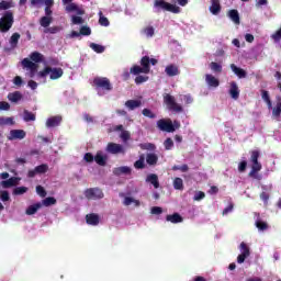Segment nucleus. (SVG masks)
<instances>
[{"mask_svg":"<svg viewBox=\"0 0 281 281\" xmlns=\"http://www.w3.org/2000/svg\"><path fill=\"white\" fill-rule=\"evenodd\" d=\"M260 159V151L259 150H251L250 151V162L252 164L251 170L248 173V177H254V179H258V172L262 170V164L258 161Z\"/></svg>","mask_w":281,"mask_h":281,"instance_id":"1","label":"nucleus"},{"mask_svg":"<svg viewBox=\"0 0 281 281\" xmlns=\"http://www.w3.org/2000/svg\"><path fill=\"white\" fill-rule=\"evenodd\" d=\"M130 74H133L134 76H139V74H150V57L143 56L140 58V66L134 65L130 69Z\"/></svg>","mask_w":281,"mask_h":281,"instance_id":"2","label":"nucleus"},{"mask_svg":"<svg viewBox=\"0 0 281 281\" xmlns=\"http://www.w3.org/2000/svg\"><path fill=\"white\" fill-rule=\"evenodd\" d=\"M13 25L14 13H12V11L4 12V14L0 18V32L2 34H5L7 32H10V30H12Z\"/></svg>","mask_w":281,"mask_h":281,"instance_id":"3","label":"nucleus"},{"mask_svg":"<svg viewBox=\"0 0 281 281\" xmlns=\"http://www.w3.org/2000/svg\"><path fill=\"white\" fill-rule=\"evenodd\" d=\"M65 71L63 68H52L46 66L42 71L37 74L38 78H47L49 76L50 80H58V78H63Z\"/></svg>","mask_w":281,"mask_h":281,"instance_id":"4","label":"nucleus"},{"mask_svg":"<svg viewBox=\"0 0 281 281\" xmlns=\"http://www.w3.org/2000/svg\"><path fill=\"white\" fill-rule=\"evenodd\" d=\"M164 102L168 106L169 111H173L175 113H182L183 106L177 103L176 99L171 94L164 95Z\"/></svg>","mask_w":281,"mask_h":281,"instance_id":"5","label":"nucleus"},{"mask_svg":"<svg viewBox=\"0 0 281 281\" xmlns=\"http://www.w3.org/2000/svg\"><path fill=\"white\" fill-rule=\"evenodd\" d=\"M154 5L155 8H160L161 10H166V12H172V14H179V12H181V8H179L177 4H170L165 0H155Z\"/></svg>","mask_w":281,"mask_h":281,"instance_id":"6","label":"nucleus"},{"mask_svg":"<svg viewBox=\"0 0 281 281\" xmlns=\"http://www.w3.org/2000/svg\"><path fill=\"white\" fill-rule=\"evenodd\" d=\"M93 85L97 89H102L103 91H113V85H111V80L106 77H95L93 79Z\"/></svg>","mask_w":281,"mask_h":281,"instance_id":"7","label":"nucleus"},{"mask_svg":"<svg viewBox=\"0 0 281 281\" xmlns=\"http://www.w3.org/2000/svg\"><path fill=\"white\" fill-rule=\"evenodd\" d=\"M157 128L165 133H175V125L170 119H160L157 121Z\"/></svg>","mask_w":281,"mask_h":281,"instance_id":"8","label":"nucleus"},{"mask_svg":"<svg viewBox=\"0 0 281 281\" xmlns=\"http://www.w3.org/2000/svg\"><path fill=\"white\" fill-rule=\"evenodd\" d=\"M85 196L89 201H95L98 199H104V192H102L100 188H90L85 191Z\"/></svg>","mask_w":281,"mask_h":281,"instance_id":"9","label":"nucleus"},{"mask_svg":"<svg viewBox=\"0 0 281 281\" xmlns=\"http://www.w3.org/2000/svg\"><path fill=\"white\" fill-rule=\"evenodd\" d=\"M239 249H240L241 254L238 255L237 262H238V265H243V262H245V260H247V258H249V256H251V251L249 250V246H247V244L245 241L240 243Z\"/></svg>","mask_w":281,"mask_h":281,"instance_id":"10","label":"nucleus"},{"mask_svg":"<svg viewBox=\"0 0 281 281\" xmlns=\"http://www.w3.org/2000/svg\"><path fill=\"white\" fill-rule=\"evenodd\" d=\"M49 170V165L42 164L40 166H36L34 169L29 170L27 177L29 179H34L36 175H45Z\"/></svg>","mask_w":281,"mask_h":281,"instance_id":"11","label":"nucleus"},{"mask_svg":"<svg viewBox=\"0 0 281 281\" xmlns=\"http://www.w3.org/2000/svg\"><path fill=\"white\" fill-rule=\"evenodd\" d=\"M22 67L24 69L30 70V78H34L36 75V71H38V64H35L34 61L30 60L29 58H24L22 60Z\"/></svg>","mask_w":281,"mask_h":281,"instance_id":"12","label":"nucleus"},{"mask_svg":"<svg viewBox=\"0 0 281 281\" xmlns=\"http://www.w3.org/2000/svg\"><path fill=\"white\" fill-rule=\"evenodd\" d=\"M108 153H111V155H120L122 153L124 155L125 150L124 147L116 143H109L106 146Z\"/></svg>","mask_w":281,"mask_h":281,"instance_id":"13","label":"nucleus"},{"mask_svg":"<svg viewBox=\"0 0 281 281\" xmlns=\"http://www.w3.org/2000/svg\"><path fill=\"white\" fill-rule=\"evenodd\" d=\"M228 93L233 100H238L240 98V89H238V83L236 81H232Z\"/></svg>","mask_w":281,"mask_h":281,"instance_id":"14","label":"nucleus"},{"mask_svg":"<svg viewBox=\"0 0 281 281\" xmlns=\"http://www.w3.org/2000/svg\"><path fill=\"white\" fill-rule=\"evenodd\" d=\"M211 14H213L214 16H218V14H221V0H211V5L209 8Z\"/></svg>","mask_w":281,"mask_h":281,"instance_id":"15","label":"nucleus"},{"mask_svg":"<svg viewBox=\"0 0 281 281\" xmlns=\"http://www.w3.org/2000/svg\"><path fill=\"white\" fill-rule=\"evenodd\" d=\"M165 74L169 76V78H175V76H179L181 71H179V67L175 64H170L165 68Z\"/></svg>","mask_w":281,"mask_h":281,"instance_id":"16","label":"nucleus"},{"mask_svg":"<svg viewBox=\"0 0 281 281\" xmlns=\"http://www.w3.org/2000/svg\"><path fill=\"white\" fill-rule=\"evenodd\" d=\"M86 223L88 225H100V215L95 214V213H90L86 215Z\"/></svg>","mask_w":281,"mask_h":281,"instance_id":"17","label":"nucleus"},{"mask_svg":"<svg viewBox=\"0 0 281 281\" xmlns=\"http://www.w3.org/2000/svg\"><path fill=\"white\" fill-rule=\"evenodd\" d=\"M65 11L66 12H76V14H78V16H82L85 14V10L79 9L78 4L71 2L70 4H67L65 7Z\"/></svg>","mask_w":281,"mask_h":281,"instance_id":"18","label":"nucleus"},{"mask_svg":"<svg viewBox=\"0 0 281 281\" xmlns=\"http://www.w3.org/2000/svg\"><path fill=\"white\" fill-rule=\"evenodd\" d=\"M19 178L18 177H11L8 180H3L1 182L2 188L8 189V188H14V186H19Z\"/></svg>","mask_w":281,"mask_h":281,"instance_id":"19","label":"nucleus"},{"mask_svg":"<svg viewBox=\"0 0 281 281\" xmlns=\"http://www.w3.org/2000/svg\"><path fill=\"white\" fill-rule=\"evenodd\" d=\"M231 69L235 74V76H237V78H240V79L247 78V71L236 66L235 64H231Z\"/></svg>","mask_w":281,"mask_h":281,"instance_id":"20","label":"nucleus"},{"mask_svg":"<svg viewBox=\"0 0 281 281\" xmlns=\"http://www.w3.org/2000/svg\"><path fill=\"white\" fill-rule=\"evenodd\" d=\"M60 122H63L61 116H52V117L47 119L46 126H47V128H54V127L58 126L60 124Z\"/></svg>","mask_w":281,"mask_h":281,"instance_id":"21","label":"nucleus"},{"mask_svg":"<svg viewBox=\"0 0 281 281\" xmlns=\"http://www.w3.org/2000/svg\"><path fill=\"white\" fill-rule=\"evenodd\" d=\"M205 82L206 85H209L210 87H213L214 89H216V87L221 85V81L216 79V77L210 74L205 75Z\"/></svg>","mask_w":281,"mask_h":281,"instance_id":"22","label":"nucleus"},{"mask_svg":"<svg viewBox=\"0 0 281 281\" xmlns=\"http://www.w3.org/2000/svg\"><path fill=\"white\" fill-rule=\"evenodd\" d=\"M41 207H43V203L37 202L35 204L30 205L26 211L25 214L27 216H33V214H36V212H38L41 210Z\"/></svg>","mask_w":281,"mask_h":281,"instance_id":"23","label":"nucleus"},{"mask_svg":"<svg viewBox=\"0 0 281 281\" xmlns=\"http://www.w3.org/2000/svg\"><path fill=\"white\" fill-rule=\"evenodd\" d=\"M109 159V156L103 155L102 151H98L94 156V161L98 164V166H106V160Z\"/></svg>","mask_w":281,"mask_h":281,"instance_id":"24","label":"nucleus"},{"mask_svg":"<svg viewBox=\"0 0 281 281\" xmlns=\"http://www.w3.org/2000/svg\"><path fill=\"white\" fill-rule=\"evenodd\" d=\"M146 182L151 183V186H154L156 190L159 188V177L157 176V173H149L146 177Z\"/></svg>","mask_w":281,"mask_h":281,"instance_id":"25","label":"nucleus"},{"mask_svg":"<svg viewBox=\"0 0 281 281\" xmlns=\"http://www.w3.org/2000/svg\"><path fill=\"white\" fill-rule=\"evenodd\" d=\"M9 139H25V131L12 130Z\"/></svg>","mask_w":281,"mask_h":281,"instance_id":"26","label":"nucleus"},{"mask_svg":"<svg viewBox=\"0 0 281 281\" xmlns=\"http://www.w3.org/2000/svg\"><path fill=\"white\" fill-rule=\"evenodd\" d=\"M132 169L131 167H117L113 169V175H115V177H121V175H131Z\"/></svg>","mask_w":281,"mask_h":281,"instance_id":"27","label":"nucleus"},{"mask_svg":"<svg viewBox=\"0 0 281 281\" xmlns=\"http://www.w3.org/2000/svg\"><path fill=\"white\" fill-rule=\"evenodd\" d=\"M228 16L235 23V25H240V14L238 13V10L232 9L228 11Z\"/></svg>","mask_w":281,"mask_h":281,"instance_id":"28","label":"nucleus"},{"mask_svg":"<svg viewBox=\"0 0 281 281\" xmlns=\"http://www.w3.org/2000/svg\"><path fill=\"white\" fill-rule=\"evenodd\" d=\"M166 221L168 223H173V224L183 223V217L179 213H173L171 215H167Z\"/></svg>","mask_w":281,"mask_h":281,"instance_id":"29","label":"nucleus"},{"mask_svg":"<svg viewBox=\"0 0 281 281\" xmlns=\"http://www.w3.org/2000/svg\"><path fill=\"white\" fill-rule=\"evenodd\" d=\"M21 40V34L19 33H13L9 40L10 49H16L19 47V41Z\"/></svg>","mask_w":281,"mask_h":281,"instance_id":"30","label":"nucleus"},{"mask_svg":"<svg viewBox=\"0 0 281 281\" xmlns=\"http://www.w3.org/2000/svg\"><path fill=\"white\" fill-rule=\"evenodd\" d=\"M157 161H159V156L155 153H149L146 155V164L148 166H157Z\"/></svg>","mask_w":281,"mask_h":281,"instance_id":"31","label":"nucleus"},{"mask_svg":"<svg viewBox=\"0 0 281 281\" xmlns=\"http://www.w3.org/2000/svg\"><path fill=\"white\" fill-rule=\"evenodd\" d=\"M125 106L130 109V111H135V109H139V106H142V102L139 100H127L125 102Z\"/></svg>","mask_w":281,"mask_h":281,"instance_id":"32","label":"nucleus"},{"mask_svg":"<svg viewBox=\"0 0 281 281\" xmlns=\"http://www.w3.org/2000/svg\"><path fill=\"white\" fill-rule=\"evenodd\" d=\"M52 21H54V18L44 15L40 19V25L42 27H49V25H52Z\"/></svg>","mask_w":281,"mask_h":281,"instance_id":"33","label":"nucleus"},{"mask_svg":"<svg viewBox=\"0 0 281 281\" xmlns=\"http://www.w3.org/2000/svg\"><path fill=\"white\" fill-rule=\"evenodd\" d=\"M23 120L24 122H36V114L30 112L29 110H24Z\"/></svg>","mask_w":281,"mask_h":281,"instance_id":"34","label":"nucleus"},{"mask_svg":"<svg viewBox=\"0 0 281 281\" xmlns=\"http://www.w3.org/2000/svg\"><path fill=\"white\" fill-rule=\"evenodd\" d=\"M22 99H23V94H21L20 91H15L13 93L8 94V100H10V102H19Z\"/></svg>","mask_w":281,"mask_h":281,"instance_id":"35","label":"nucleus"},{"mask_svg":"<svg viewBox=\"0 0 281 281\" xmlns=\"http://www.w3.org/2000/svg\"><path fill=\"white\" fill-rule=\"evenodd\" d=\"M52 8H54V0H46L45 4V16H52L54 14V11H52Z\"/></svg>","mask_w":281,"mask_h":281,"instance_id":"36","label":"nucleus"},{"mask_svg":"<svg viewBox=\"0 0 281 281\" xmlns=\"http://www.w3.org/2000/svg\"><path fill=\"white\" fill-rule=\"evenodd\" d=\"M30 58L33 63L36 64V63H43L44 56H43V54H41L38 52H33V53H31Z\"/></svg>","mask_w":281,"mask_h":281,"instance_id":"37","label":"nucleus"},{"mask_svg":"<svg viewBox=\"0 0 281 281\" xmlns=\"http://www.w3.org/2000/svg\"><path fill=\"white\" fill-rule=\"evenodd\" d=\"M210 69L214 72V74H222L223 72V66L216 61H212L210 64Z\"/></svg>","mask_w":281,"mask_h":281,"instance_id":"38","label":"nucleus"},{"mask_svg":"<svg viewBox=\"0 0 281 281\" xmlns=\"http://www.w3.org/2000/svg\"><path fill=\"white\" fill-rule=\"evenodd\" d=\"M89 47H90V49H92L97 54H104L105 48H104V46H102L100 44L90 43Z\"/></svg>","mask_w":281,"mask_h":281,"instance_id":"39","label":"nucleus"},{"mask_svg":"<svg viewBox=\"0 0 281 281\" xmlns=\"http://www.w3.org/2000/svg\"><path fill=\"white\" fill-rule=\"evenodd\" d=\"M255 225L260 232L269 229V224H267V222H262V220H257Z\"/></svg>","mask_w":281,"mask_h":281,"instance_id":"40","label":"nucleus"},{"mask_svg":"<svg viewBox=\"0 0 281 281\" xmlns=\"http://www.w3.org/2000/svg\"><path fill=\"white\" fill-rule=\"evenodd\" d=\"M14 119L12 117H0V126H12Z\"/></svg>","mask_w":281,"mask_h":281,"instance_id":"41","label":"nucleus"},{"mask_svg":"<svg viewBox=\"0 0 281 281\" xmlns=\"http://www.w3.org/2000/svg\"><path fill=\"white\" fill-rule=\"evenodd\" d=\"M261 98H262V100H265V102H267L268 108L271 109L272 103H271V98L269 97V91L262 90L261 91Z\"/></svg>","mask_w":281,"mask_h":281,"instance_id":"42","label":"nucleus"},{"mask_svg":"<svg viewBox=\"0 0 281 281\" xmlns=\"http://www.w3.org/2000/svg\"><path fill=\"white\" fill-rule=\"evenodd\" d=\"M43 205H45V207H49L52 205H56V198L48 196V198L44 199L43 200Z\"/></svg>","mask_w":281,"mask_h":281,"instance_id":"43","label":"nucleus"},{"mask_svg":"<svg viewBox=\"0 0 281 281\" xmlns=\"http://www.w3.org/2000/svg\"><path fill=\"white\" fill-rule=\"evenodd\" d=\"M164 146H165V150H172V148H175V142L172 140V138L168 137L164 142Z\"/></svg>","mask_w":281,"mask_h":281,"instance_id":"44","label":"nucleus"},{"mask_svg":"<svg viewBox=\"0 0 281 281\" xmlns=\"http://www.w3.org/2000/svg\"><path fill=\"white\" fill-rule=\"evenodd\" d=\"M142 114H143L145 117H149V120H155V117H157V114H155L153 111H150V109H147V108H145V109L142 111Z\"/></svg>","mask_w":281,"mask_h":281,"instance_id":"45","label":"nucleus"},{"mask_svg":"<svg viewBox=\"0 0 281 281\" xmlns=\"http://www.w3.org/2000/svg\"><path fill=\"white\" fill-rule=\"evenodd\" d=\"M173 188H175V190H183V179L175 178Z\"/></svg>","mask_w":281,"mask_h":281,"instance_id":"46","label":"nucleus"},{"mask_svg":"<svg viewBox=\"0 0 281 281\" xmlns=\"http://www.w3.org/2000/svg\"><path fill=\"white\" fill-rule=\"evenodd\" d=\"M134 168H136V170H144V168H146V165L144 164V157H140L134 162Z\"/></svg>","mask_w":281,"mask_h":281,"instance_id":"47","label":"nucleus"},{"mask_svg":"<svg viewBox=\"0 0 281 281\" xmlns=\"http://www.w3.org/2000/svg\"><path fill=\"white\" fill-rule=\"evenodd\" d=\"M25 192H27V187H16L14 190H13V194L15 196H19L21 194H25Z\"/></svg>","mask_w":281,"mask_h":281,"instance_id":"48","label":"nucleus"},{"mask_svg":"<svg viewBox=\"0 0 281 281\" xmlns=\"http://www.w3.org/2000/svg\"><path fill=\"white\" fill-rule=\"evenodd\" d=\"M124 205H131L132 203H135V205H136V207H139V201L138 200H135V199H133V198H131V196H126L125 199H124Z\"/></svg>","mask_w":281,"mask_h":281,"instance_id":"49","label":"nucleus"},{"mask_svg":"<svg viewBox=\"0 0 281 281\" xmlns=\"http://www.w3.org/2000/svg\"><path fill=\"white\" fill-rule=\"evenodd\" d=\"M71 23L72 25H82L85 23V20L81 16L72 15Z\"/></svg>","mask_w":281,"mask_h":281,"instance_id":"50","label":"nucleus"},{"mask_svg":"<svg viewBox=\"0 0 281 281\" xmlns=\"http://www.w3.org/2000/svg\"><path fill=\"white\" fill-rule=\"evenodd\" d=\"M144 82H148V76H138L135 78V85H144Z\"/></svg>","mask_w":281,"mask_h":281,"instance_id":"51","label":"nucleus"},{"mask_svg":"<svg viewBox=\"0 0 281 281\" xmlns=\"http://www.w3.org/2000/svg\"><path fill=\"white\" fill-rule=\"evenodd\" d=\"M79 34L81 36H91V27H89V26H81L80 31H79Z\"/></svg>","mask_w":281,"mask_h":281,"instance_id":"52","label":"nucleus"},{"mask_svg":"<svg viewBox=\"0 0 281 281\" xmlns=\"http://www.w3.org/2000/svg\"><path fill=\"white\" fill-rule=\"evenodd\" d=\"M36 192L40 196H42V199H45L47 196V191L45 190V188H43V186H37Z\"/></svg>","mask_w":281,"mask_h":281,"instance_id":"53","label":"nucleus"},{"mask_svg":"<svg viewBox=\"0 0 281 281\" xmlns=\"http://www.w3.org/2000/svg\"><path fill=\"white\" fill-rule=\"evenodd\" d=\"M0 200L3 203L10 201V192H8V191H0Z\"/></svg>","mask_w":281,"mask_h":281,"instance_id":"54","label":"nucleus"},{"mask_svg":"<svg viewBox=\"0 0 281 281\" xmlns=\"http://www.w3.org/2000/svg\"><path fill=\"white\" fill-rule=\"evenodd\" d=\"M83 159L87 164H93V161H95V156L91 153H86Z\"/></svg>","mask_w":281,"mask_h":281,"instance_id":"55","label":"nucleus"},{"mask_svg":"<svg viewBox=\"0 0 281 281\" xmlns=\"http://www.w3.org/2000/svg\"><path fill=\"white\" fill-rule=\"evenodd\" d=\"M144 34H146V36H148V37L155 36V27H153V26L145 27Z\"/></svg>","mask_w":281,"mask_h":281,"instance_id":"56","label":"nucleus"},{"mask_svg":"<svg viewBox=\"0 0 281 281\" xmlns=\"http://www.w3.org/2000/svg\"><path fill=\"white\" fill-rule=\"evenodd\" d=\"M47 0H31V5L34 8H41V5H45Z\"/></svg>","mask_w":281,"mask_h":281,"instance_id":"57","label":"nucleus"},{"mask_svg":"<svg viewBox=\"0 0 281 281\" xmlns=\"http://www.w3.org/2000/svg\"><path fill=\"white\" fill-rule=\"evenodd\" d=\"M10 8H12V2H8L5 0L0 2V10H10Z\"/></svg>","mask_w":281,"mask_h":281,"instance_id":"58","label":"nucleus"},{"mask_svg":"<svg viewBox=\"0 0 281 281\" xmlns=\"http://www.w3.org/2000/svg\"><path fill=\"white\" fill-rule=\"evenodd\" d=\"M280 113H281V102H278L276 108L272 110V115H274V117H280Z\"/></svg>","mask_w":281,"mask_h":281,"instance_id":"59","label":"nucleus"},{"mask_svg":"<svg viewBox=\"0 0 281 281\" xmlns=\"http://www.w3.org/2000/svg\"><path fill=\"white\" fill-rule=\"evenodd\" d=\"M203 199H205V192L203 191H198L193 196V201H203Z\"/></svg>","mask_w":281,"mask_h":281,"instance_id":"60","label":"nucleus"},{"mask_svg":"<svg viewBox=\"0 0 281 281\" xmlns=\"http://www.w3.org/2000/svg\"><path fill=\"white\" fill-rule=\"evenodd\" d=\"M140 148L143 150H155L156 146L153 143H146V144L140 145Z\"/></svg>","mask_w":281,"mask_h":281,"instance_id":"61","label":"nucleus"},{"mask_svg":"<svg viewBox=\"0 0 281 281\" xmlns=\"http://www.w3.org/2000/svg\"><path fill=\"white\" fill-rule=\"evenodd\" d=\"M45 32L48 34H58V32H60V27L59 26H50V27L46 29Z\"/></svg>","mask_w":281,"mask_h":281,"instance_id":"62","label":"nucleus"},{"mask_svg":"<svg viewBox=\"0 0 281 281\" xmlns=\"http://www.w3.org/2000/svg\"><path fill=\"white\" fill-rule=\"evenodd\" d=\"M99 23H100V25H102L103 27H109V25H110L109 19L105 18V16H100Z\"/></svg>","mask_w":281,"mask_h":281,"instance_id":"63","label":"nucleus"},{"mask_svg":"<svg viewBox=\"0 0 281 281\" xmlns=\"http://www.w3.org/2000/svg\"><path fill=\"white\" fill-rule=\"evenodd\" d=\"M245 170H247V160L240 161L238 165L239 172H245Z\"/></svg>","mask_w":281,"mask_h":281,"instance_id":"64","label":"nucleus"}]
</instances>
